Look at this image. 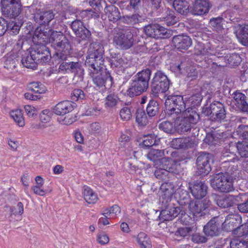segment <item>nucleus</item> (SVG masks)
<instances>
[{
  "mask_svg": "<svg viewBox=\"0 0 248 248\" xmlns=\"http://www.w3.org/2000/svg\"><path fill=\"white\" fill-rule=\"evenodd\" d=\"M49 30L45 31L42 27H37L32 36L33 42L37 46L44 45L48 41L55 50V56L57 59L65 61L70 56L71 45L69 40L61 31H53L50 34Z\"/></svg>",
  "mask_w": 248,
  "mask_h": 248,
  "instance_id": "nucleus-1",
  "label": "nucleus"
},
{
  "mask_svg": "<svg viewBox=\"0 0 248 248\" xmlns=\"http://www.w3.org/2000/svg\"><path fill=\"white\" fill-rule=\"evenodd\" d=\"M151 73V70L147 68L135 75L127 90V95L130 97H134L146 92L149 88Z\"/></svg>",
  "mask_w": 248,
  "mask_h": 248,
  "instance_id": "nucleus-2",
  "label": "nucleus"
},
{
  "mask_svg": "<svg viewBox=\"0 0 248 248\" xmlns=\"http://www.w3.org/2000/svg\"><path fill=\"white\" fill-rule=\"evenodd\" d=\"M200 115L193 108H188L186 110L183 117L179 116L175 118V131L180 134H186L190 132L191 129L198 122Z\"/></svg>",
  "mask_w": 248,
  "mask_h": 248,
  "instance_id": "nucleus-3",
  "label": "nucleus"
},
{
  "mask_svg": "<svg viewBox=\"0 0 248 248\" xmlns=\"http://www.w3.org/2000/svg\"><path fill=\"white\" fill-rule=\"evenodd\" d=\"M114 31L113 43L117 48L126 50L133 46L134 39L131 29L117 27L114 29Z\"/></svg>",
  "mask_w": 248,
  "mask_h": 248,
  "instance_id": "nucleus-4",
  "label": "nucleus"
},
{
  "mask_svg": "<svg viewBox=\"0 0 248 248\" xmlns=\"http://www.w3.org/2000/svg\"><path fill=\"white\" fill-rule=\"evenodd\" d=\"M166 115L172 119L180 116L182 112L185 113L186 103L183 97L181 95L169 96L165 101Z\"/></svg>",
  "mask_w": 248,
  "mask_h": 248,
  "instance_id": "nucleus-5",
  "label": "nucleus"
},
{
  "mask_svg": "<svg viewBox=\"0 0 248 248\" xmlns=\"http://www.w3.org/2000/svg\"><path fill=\"white\" fill-rule=\"evenodd\" d=\"M88 68L93 83L96 87L101 88L106 87L107 85L109 87L112 86L113 78L102 65L91 66Z\"/></svg>",
  "mask_w": 248,
  "mask_h": 248,
  "instance_id": "nucleus-6",
  "label": "nucleus"
},
{
  "mask_svg": "<svg viewBox=\"0 0 248 248\" xmlns=\"http://www.w3.org/2000/svg\"><path fill=\"white\" fill-rule=\"evenodd\" d=\"M88 55L85 62L87 67L95 65H103L104 49L103 45L97 42L90 44L88 50Z\"/></svg>",
  "mask_w": 248,
  "mask_h": 248,
  "instance_id": "nucleus-7",
  "label": "nucleus"
},
{
  "mask_svg": "<svg viewBox=\"0 0 248 248\" xmlns=\"http://www.w3.org/2000/svg\"><path fill=\"white\" fill-rule=\"evenodd\" d=\"M232 13L226 11L222 13L220 16L210 19L209 24L212 30L218 33H222L227 27L226 24L235 23L238 20L232 16Z\"/></svg>",
  "mask_w": 248,
  "mask_h": 248,
  "instance_id": "nucleus-8",
  "label": "nucleus"
},
{
  "mask_svg": "<svg viewBox=\"0 0 248 248\" xmlns=\"http://www.w3.org/2000/svg\"><path fill=\"white\" fill-rule=\"evenodd\" d=\"M169 87L170 81L167 76L160 71L156 72L151 81V93L157 96L159 93L167 91Z\"/></svg>",
  "mask_w": 248,
  "mask_h": 248,
  "instance_id": "nucleus-9",
  "label": "nucleus"
},
{
  "mask_svg": "<svg viewBox=\"0 0 248 248\" xmlns=\"http://www.w3.org/2000/svg\"><path fill=\"white\" fill-rule=\"evenodd\" d=\"M233 180L223 174V172H219L215 175L210 180L212 186L221 192H230L234 190Z\"/></svg>",
  "mask_w": 248,
  "mask_h": 248,
  "instance_id": "nucleus-10",
  "label": "nucleus"
},
{
  "mask_svg": "<svg viewBox=\"0 0 248 248\" xmlns=\"http://www.w3.org/2000/svg\"><path fill=\"white\" fill-rule=\"evenodd\" d=\"M171 159L164 158L160 162L162 164L158 165V163L154 164L153 166L156 169L155 171L154 175L158 179L166 180L170 177V174H175L177 170L175 168V165L170 164Z\"/></svg>",
  "mask_w": 248,
  "mask_h": 248,
  "instance_id": "nucleus-11",
  "label": "nucleus"
},
{
  "mask_svg": "<svg viewBox=\"0 0 248 248\" xmlns=\"http://www.w3.org/2000/svg\"><path fill=\"white\" fill-rule=\"evenodd\" d=\"M20 0H1V11L2 15L9 18H16L21 12Z\"/></svg>",
  "mask_w": 248,
  "mask_h": 248,
  "instance_id": "nucleus-12",
  "label": "nucleus"
},
{
  "mask_svg": "<svg viewBox=\"0 0 248 248\" xmlns=\"http://www.w3.org/2000/svg\"><path fill=\"white\" fill-rule=\"evenodd\" d=\"M210 204V201L207 199H205L202 202L196 201L192 202L188 205L189 213L195 217H201L208 215L214 216L213 214L210 213V211L214 212V211L210 210L209 209Z\"/></svg>",
  "mask_w": 248,
  "mask_h": 248,
  "instance_id": "nucleus-13",
  "label": "nucleus"
},
{
  "mask_svg": "<svg viewBox=\"0 0 248 248\" xmlns=\"http://www.w3.org/2000/svg\"><path fill=\"white\" fill-rule=\"evenodd\" d=\"M213 162V155L207 153L202 152L199 154L196 160L198 173L206 175L211 170L210 162Z\"/></svg>",
  "mask_w": 248,
  "mask_h": 248,
  "instance_id": "nucleus-14",
  "label": "nucleus"
},
{
  "mask_svg": "<svg viewBox=\"0 0 248 248\" xmlns=\"http://www.w3.org/2000/svg\"><path fill=\"white\" fill-rule=\"evenodd\" d=\"M194 53L197 55H201L202 56H207L204 57V62L206 63L202 64L204 67H208L212 63L213 64H215L212 62V61L207 60L208 56L216 55V52L213 48H212L209 45H204L202 43H198L194 47Z\"/></svg>",
  "mask_w": 248,
  "mask_h": 248,
  "instance_id": "nucleus-15",
  "label": "nucleus"
},
{
  "mask_svg": "<svg viewBox=\"0 0 248 248\" xmlns=\"http://www.w3.org/2000/svg\"><path fill=\"white\" fill-rule=\"evenodd\" d=\"M232 103L237 110L248 114V102L246 95L239 90L234 92L232 94Z\"/></svg>",
  "mask_w": 248,
  "mask_h": 248,
  "instance_id": "nucleus-16",
  "label": "nucleus"
},
{
  "mask_svg": "<svg viewBox=\"0 0 248 248\" xmlns=\"http://www.w3.org/2000/svg\"><path fill=\"white\" fill-rule=\"evenodd\" d=\"M71 28L76 36L82 40H89L91 36L90 31L84 26L80 20L73 21L71 25Z\"/></svg>",
  "mask_w": 248,
  "mask_h": 248,
  "instance_id": "nucleus-17",
  "label": "nucleus"
},
{
  "mask_svg": "<svg viewBox=\"0 0 248 248\" xmlns=\"http://www.w3.org/2000/svg\"><path fill=\"white\" fill-rule=\"evenodd\" d=\"M210 114L213 120L215 121H221L226 117L225 107L219 101H215L210 105Z\"/></svg>",
  "mask_w": 248,
  "mask_h": 248,
  "instance_id": "nucleus-18",
  "label": "nucleus"
},
{
  "mask_svg": "<svg viewBox=\"0 0 248 248\" xmlns=\"http://www.w3.org/2000/svg\"><path fill=\"white\" fill-rule=\"evenodd\" d=\"M31 54L35 57L37 63H46L48 62L51 58L49 50L45 45L36 46L32 49Z\"/></svg>",
  "mask_w": 248,
  "mask_h": 248,
  "instance_id": "nucleus-19",
  "label": "nucleus"
},
{
  "mask_svg": "<svg viewBox=\"0 0 248 248\" xmlns=\"http://www.w3.org/2000/svg\"><path fill=\"white\" fill-rule=\"evenodd\" d=\"M212 5L209 0H195L190 9L191 13L197 16L207 14Z\"/></svg>",
  "mask_w": 248,
  "mask_h": 248,
  "instance_id": "nucleus-20",
  "label": "nucleus"
},
{
  "mask_svg": "<svg viewBox=\"0 0 248 248\" xmlns=\"http://www.w3.org/2000/svg\"><path fill=\"white\" fill-rule=\"evenodd\" d=\"M160 199L162 202L168 203L171 201L172 197L175 193V186L172 182L163 183L159 189Z\"/></svg>",
  "mask_w": 248,
  "mask_h": 248,
  "instance_id": "nucleus-21",
  "label": "nucleus"
},
{
  "mask_svg": "<svg viewBox=\"0 0 248 248\" xmlns=\"http://www.w3.org/2000/svg\"><path fill=\"white\" fill-rule=\"evenodd\" d=\"M207 186L202 181H196L189 185V189L192 196L196 199L204 197L207 192Z\"/></svg>",
  "mask_w": 248,
  "mask_h": 248,
  "instance_id": "nucleus-22",
  "label": "nucleus"
},
{
  "mask_svg": "<svg viewBox=\"0 0 248 248\" xmlns=\"http://www.w3.org/2000/svg\"><path fill=\"white\" fill-rule=\"evenodd\" d=\"M172 43L174 47L182 51L187 50L192 45V40L187 35L179 34L173 37Z\"/></svg>",
  "mask_w": 248,
  "mask_h": 248,
  "instance_id": "nucleus-23",
  "label": "nucleus"
},
{
  "mask_svg": "<svg viewBox=\"0 0 248 248\" xmlns=\"http://www.w3.org/2000/svg\"><path fill=\"white\" fill-rule=\"evenodd\" d=\"M74 109L73 103L70 101L65 100L58 103L53 108V112L58 115H63Z\"/></svg>",
  "mask_w": 248,
  "mask_h": 248,
  "instance_id": "nucleus-24",
  "label": "nucleus"
},
{
  "mask_svg": "<svg viewBox=\"0 0 248 248\" xmlns=\"http://www.w3.org/2000/svg\"><path fill=\"white\" fill-rule=\"evenodd\" d=\"M54 15L51 10L36 13L34 16V19L36 23L46 26L54 18Z\"/></svg>",
  "mask_w": 248,
  "mask_h": 248,
  "instance_id": "nucleus-25",
  "label": "nucleus"
},
{
  "mask_svg": "<svg viewBox=\"0 0 248 248\" xmlns=\"http://www.w3.org/2000/svg\"><path fill=\"white\" fill-rule=\"evenodd\" d=\"M220 169L222 170L221 172H223L226 176L230 177L232 180L236 178L237 173V165L232 164L227 161H223L221 164Z\"/></svg>",
  "mask_w": 248,
  "mask_h": 248,
  "instance_id": "nucleus-26",
  "label": "nucleus"
},
{
  "mask_svg": "<svg viewBox=\"0 0 248 248\" xmlns=\"http://www.w3.org/2000/svg\"><path fill=\"white\" fill-rule=\"evenodd\" d=\"M236 31L237 38L243 45L248 46V24H239L236 26Z\"/></svg>",
  "mask_w": 248,
  "mask_h": 248,
  "instance_id": "nucleus-27",
  "label": "nucleus"
},
{
  "mask_svg": "<svg viewBox=\"0 0 248 248\" xmlns=\"http://www.w3.org/2000/svg\"><path fill=\"white\" fill-rule=\"evenodd\" d=\"M169 152L170 151L167 150V149H153L149 152L147 156L149 159L154 162V164L158 163V165H159L162 164L160 162V161L164 158L163 157V156L166 155H169Z\"/></svg>",
  "mask_w": 248,
  "mask_h": 248,
  "instance_id": "nucleus-28",
  "label": "nucleus"
},
{
  "mask_svg": "<svg viewBox=\"0 0 248 248\" xmlns=\"http://www.w3.org/2000/svg\"><path fill=\"white\" fill-rule=\"evenodd\" d=\"M186 214L185 211L182 207H171L169 209L162 210L160 212L158 217H183Z\"/></svg>",
  "mask_w": 248,
  "mask_h": 248,
  "instance_id": "nucleus-29",
  "label": "nucleus"
},
{
  "mask_svg": "<svg viewBox=\"0 0 248 248\" xmlns=\"http://www.w3.org/2000/svg\"><path fill=\"white\" fill-rule=\"evenodd\" d=\"M241 223L242 218H227L222 223V227L227 232L234 231L236 233Z\"/></svg>",
  "mask_w": 248,
  "mask_h": 248,
  "instance_id": "nucleus-30",
  "label": "nucleus"
},
{
  "mask_svg": "<svg viewBox=\"0 0 248 248\" xmlns=\"http://www.w3.org/2000/svg\"><path fill=\"white\" fill-rule=\"evenodd\" d=\"M203 232L206 235L214 236L219 234L220 229L218 225L212 218L204 226Z\"/></svg>",
  "mask_w": 248,
  "mask_h": 248,
  "instance_id": "nucleus-31",
  "label": "nucleus"
},
{
  "mask_svg": "<svg viewBox=\"0 0 248 248\" xmlns=\"http://www.w3.org/2000/svg\"><path fill=\"white\" fill-rule=\"evenodd\" d=\"M104 12L109 21L115 22L121 18V14L118 8L113 5H107Z\"/></svg>",
  "mask_w": 248,
  "mask_h": 248,
  "instance_id": "nucleus-32",
  "label": "nucleus"
},
{
  "mask_svg": "<svg viewBox=\"0 0 248 248\" xmlns=\"http://www.w3.org/2000/svg\"><path fill=\"white\" fill-rule=\"evenodd\" d=\"M4 67L12 73L17 71L16 69L18 64V59L14 55L7 54L4 57Z\"/></svg>",
  "mask_w": 248,
  "mask_h": 248,
  "instance_id": "nucleus-33",
  "label": "nucleus"
},
{
  "mask_svg": "<svg viewBox=\"0 0 248 248\" xmlns=\"http://www.w3.org/2000/svg\"><path fill=\"white\" fill-rule=\"evenodd\" d=\"M110 63L112 68H120L123 71L124 66L125 65L124 60L119 53L111 52Z\"/></svg>",
  "mask_w": 248,
  "mask_h": 248,
  "instance_id": "nucleus-34",
  "label": "nucleus"
},
{
  "mask_svg": "<svg viewBox=\"0 0 248 248\" xmlns=\"http://www.w3.org/2000/svg\"><path fill=\"white\" fill-rule=\"evenodd\" d=\"M84 69L81 65L78 62H70L69 72L73 73L75 74L74 78H78L77 81H82L84 78Z\"/></svg>",
  "mask_w": 248,
  "mask_h": 248,
  "instance_id": "nucleus-35",
  "label": "nucleus"
},
{
  "mask_svg": "<svg viewBox=\"0 0 248 248\" xmlns=\"http://www.w3.org/2000/svg\"><path fill=\"white\" fill-rule=\"evenodd\" d=\"M173 6L177 12L182 15H186L189 10L190 4L186 0H175Z\"/></svg>",
  "mask_w": 248,
  "mask_h": 248,
  "instance_id": "nucleus-36",
  "label": "nucleus"
},
{
  "mask_svg": "<svg viewBox=\"0 0 248 248\" xmlns=\"http://www.w3.org/2000/svg\"><path fill=\"white\" fill-rule=\"evenodd\" d=\"M180 221L185 223L186 225L189 226L181 228L179 229V232L181 236H186L191 231L195 225L194 218H181Z\"/></svg>",
  "mask_w": 248,
  "mask_h": 248,
  "instance_id": "nucleus-37",
  "label": "nucleus"
},
{
  "mask_svg": "<svg viewBox=\"0 0 248 248\" xmlns=\"http://www.w3.org/2000/svg\"><path fill=\"white\" fill-rule=\"evenodd\" d=\"M21 62L23 65L28 68L34 69L37 65L36 59L31 54V51L30 52V54L25 53Z\"/></svg>",
  "mask_w": 248,
  "mask_h": 248,
  "instance_id": "nucleus-38",
  "label": "nucleus"
},
{
  "mask_svg": "<svg viewBox=\"0 0 248 248\" xmlns=\"http://www.w3.org/2000/svg\"><path fill=\"white\" fill-rule=\"evenodd\" d=\"M189 142L187 138H175L172 140L170 145L174 149H186L190 146Z\"/></svg>",
  "mask_w": 248,
  "mask_h": 248,
  "instance_id": "nucleus-39",
  "label": "nucleus"
},
{
  "mask_svg": "<svg viewBox=\"0 0 248 248\" xmlns=\"http://www.w3.org/2000/svg\"><path fill=\"white\" fill-rule=\"evenodd\" d=\"M217 57L222 58L227 64H229L232 66H238L242 61L240 56L236 53L227 54L225 56H217Z\"/></svg>",
  "mask_w": 248,
  "mask_h": 248,
  "instance_id": "nucleus-40",
  "label": "nucleus"
},
{
  "mask_svg": "<svg viewBox=\"0 0 248 248\" xmlns=\"http://www.w3.org/2000/svg\"><path fill=\"white\" fill-rule=\"evenodd\" d=\"M82 194L84 200L89 204H93L95 203L98 200L97 195L91 188L88 186L84 187Z\"/></svg>",
  "mask_w": 248,
  "mask_h": 248,
  "instance_id": "nucleus-41",
  "label": "nucleus"
},
{
  "mask_svg": "<svg viewBox=\"0 0 248 248\" xmlns=\"http://www.w3.org/2000/svg\"><path fill=\"white\" fill-rule=\"evenodd\" d=\"M121 210L120 207L116 204L113 205L110 207L104 208L101 214L105 217L108 216L112 217H117L121 215Z\"/></svg>",
  "mask_w": 248,
  "mask_h": 248,
  "instance_id": "nucleus-42",
  "label": "nucleus"
},
{
  "mask_svg": "<svg viewBox=\"0 0 248 248\" xmlns=\"http://www.w3.org/2000/svg\"><path fill=\"white\" fill-rule=\"evenodd\" d=\"M236 200L242 203L238 204V209L242 213L248 212V193H242L236 196Z\"/></svg>",
  "mask_w": 248,
  "mask_h": 248,
  "instance_id": "nucleus-43",
  "label": "nucleus"
},
{
  "mask_svg": "<svg viewBox=\"0 0 248 248\" xmlns=\"http://www.w3.org/2000/svg\"><path fill=\"white\" fill-rule=\"evenodd\" d=\"M137 240L140 248H152L151 240L145 233L140 232L137 236Z\"/></svg>",
  "mask_w": 248,
  "mask_h": 248,
  "instance_id": "nucleus-44",
  "label": "nucleus"
},
{
  "mask_svg": "<svg viewBox=\"0 0 248 248\" xmlns=\"http://www.w3.org/2000/svg\"><path fill=\"white\" fill-rule=\"evenodd\" d=\"M10 115L11 117L19 126L23 127L25 125V121L22 111L21 109L13 110L11 111Z\"/></svg>",
  "mask_w": 248,
  "mask_h": 248,
  "instance_id": "nucleus-45",
  "label": "nucleus"
},
{
  "mask_svg": "<svg viewBox=\"0 0 248 248\" xmlns=\"http://www.w3.org/2000/svg\"><path fill=\"white\" fill-rule=\"evenodd\" d=\"M122 20L123 22L129 25H134L143 20L142 17L138 14H133L131 16H124Z\"/></svg>",
  "mask_w": 248,
  "mask_h": 248,
  "instance_id": "nucleus-46",
  "label": "nucleus"
},
{
  "mask_svg": "<svg viewBox=\"0 0 248 248\" xmlns=\"http://www.w3.org/2000/svg\"><path fill=\"white\" fill-rule=\"evenodd\" d=\"M159 110L158 103L155 100H150L146 108V111L149 117L156 115Z\"/></svg>",
  "mask_w": 248,
  "mask_h": 248,
  "instance_id": "nucleus-47",
  "label": "nucleus"
},
{
  "mask_svg": "<svg viewBox=\"0 0 248 248\" xmlns=\"http://www.w3.org/2000/svg\"><path fill=\"white\" fill-rule=\"evenodd\" d=\"M136 122L140 126H145L148 123V118L142 109H138L136 113Z\"/></svg>",
  "mask_w": 248,
  "mask_h": 248,
  "instance_id": "nucleus-48",
  "label": "nucleus"
},
{
  "mask_svg": "<svg viewBox=\"0 0 248 248\" xmlns=\"http://www.w3.org/2000/svg\"><path fill=\"white\" fill-rule=\"evenodd\" d=\"M119 98L114 94L108 95L105 100V107L107 108H115L118 102Z\"/></svg>",
  "mask_w": 248,
  "mask_h": 248,
  "instance_id": "nucleus-49",
  "label": "nucleus"
},
{
  "mask_svg": "<svg viewBox=\"0 0 248 248\" xmlns=\"http://www.w3.org/2000/svg\"><path fill=\"white\" fill-rule=\"evenodd\" d=\"M159 128L167 133H172L175 131V124L170 121H163L158 125Z\"/></svg>",
  "mask_w": 248,
  "mask_h": 248,
  "instance_id": "nucleus-50",
  "label": "nucleus"
},
{
  "mask_svg": "<svg viewBox=\"0 0 248 248\" xmlns=\"http://www.w3.org/2000/svg\"><path fill=\"white\" fill-rule=\"evenodd\" d=\"M158 27L157 24H150L144 27V31L147 36L156 39V33H158Z\"/></svg>",
  "mask_w": 248,
  "mask_h": 248,
  "instance_id": "nucleus-51",
  "label": "nucleus"
},
{
  "mask_svg": "<svg viewBox=\"0 0 248 248\" xmlns=\"http://www.w3.org/2000/svg\"><path fill=\"white\" fill-rule=\"evenodd\" d=\"M236 147L238 152L242 157H248V143L244 141H238Z\"/></svg>",
  "mask_w": 248,
  "mask_h": 248,
  "instance_id": "nucleus-52",
  "label": "nucleus"
},
{
  "mask_svg": "<svg viewBox=\"0 0 248 248\" xmlns=\"http://www.w3.org/2000/svg\"><path fill=\"white\" fill-rule=\"evenodd\" d=\"M157 30L158 33H156V39H167L172 35L171 31L167 30L159 24Z\"/></svg>",
  "mask_w": 248,
  "mask_h": 248,
  "instance_id": "nucleus-53",
  "label": "nucleus"
},
{
  "mask_svg": "<svg viewBox=\"0 0 248 248\" xmlns=\"http://www.w3.org/2000/svg\"><path fill=\"white\" fill-rule=\"evenodd\" d=\"M163 19L168 26L173 25L178 20V18L174 16L173 12L169 10L166 11V16L163 17Z\"/></svg>",
  "mask_w": 248,
  "mask_h": 248,
  "instance_id": "nucleus-54",
  "label": "nucleus"
},
{
  "mask_svg": "<svg viewBox=\"0 0 248 248\" xmlns=\"http://www.w3.org/2000/svg\"><path fill=\"white\" fill-rule=\"evenodd\" d=\"M29 88L30 90L39 94L44 93L46 91L44 85L38 82H33L30 83Z\"/></svg>",
  "mask_w": 248,
  "mask_h": 248,
  "instance_id": "nucleus-55",
  "label": "nucleus"
},
{
  "mask_svg": "<svg viewBox=\"0 0 248 248\" xmlns=\"http://www.w3.org/2000/svg\"><path fill=\"white\" fill-rule=\"evenodd\" d=\"M217 204L220 207L226 208L231 206L229 203L230 198H224L220 196L215 194L213 196Z\"/></svg>",
  "mask_w": 248,
  "mask_h": 248,
  "instance_id": "nucleus-56",
  "label": "nucleus"
},
{
  "mask_svg": "<svg viewBox=\"0 0 248 248\" xmlns=\"http://www.w3.org/2000/svg\"><path fill=\"white\" fill-rule=\"evenodd\" d=\"M221 159L223 160V161H227L230 163L232 162L233 163L239 160L238 157L235 154L227 151L222 153Z\"/></svg>",
  "mask_w": 248,
  "mask_h": 248,
  "instance_id": "nucleus-57",
  "label": "nucleus"
},
{
  "mask_svg": "<svg viewBox=\"0 0 248 248\" xmlns=\"http://www.w3.org/2000/svg\"><path fill=\"white\" fill-rule=\"evenodd\" d=\"M71 97L73 101L82 100L85 98V94L82 90L76 89L71 92Z\"/></svg>",
  "mask_w": 248,
  "mask_h": 248,
  "instance_id": "nucleus-58",
  "label": "nucleus"
},
{
  "mask_svg": "<svg viewBox=\"0 0 248 248\" xmlns=\"http://www.w3.org/2000/svg\"><path fill=\"white\" fill-rule=\"evenodd\" d=\"M120 116L123 121H129L132 118L131 109L127 107L123 108L120 111Z\"/></svg>",
  "mask_w": 248,
  "mask_h": 248,
  "instance_id": "nucleus-59",
  "label": "nucleus"
},
{
  "mask_svg": "<svg viewBox=\"0 0 248 248\" xmlns=\"http://www.w3.org/2000/svg\"><path fill=\"white\" fill-rule=\"evenodd\" d=\"M202 99V95L200 93H197L193 94L188 98V103L190 104L193 107L198 106L200 104Z\"/></svg>",
  "mask_w": 248,
  "mask_h": 248,
  "instance_id": "nucleus-60",
  "label": "nucleus"
},
{
  "mask_svg": "<svg viewBox=\"0 0 248 248\" xmlns=\"http://www.w3.org/2000/svg\"><path fill=\"white\" fill-rule=\"evenodd\" d=\"M231 248H247V243L242 239H235L230 242Z\"/></svg>",
  "mask_w": 248,
  "mask_h": 248,
  "instance_id": "nucleus-61",
  "label": "nucleus"
},
{
  "mask_svg": "<svg viewBox=\"0 0 248 248\" xmlns=\"http://www.w3.org/2000/svg\"><path fill=\"white\" fill-rule=\"evenodd\" d=\"M76 117L73 115H68L64 118H59L58 121L62 124L69 125L76 121Z\"/></svg>",
  "mask_w": 248,
  "mask_h": 248,
  "instance_id": "nucleus-62",
  "label": "nucleus"
},
{
  "mask_svg": "<svg viewBox=\"0 0 248 248\" xmlns=\"http://www.w3.org/2000/svg\"><path fill=\"white\" fill-rule=\"evenodd\" d=\"M236 132L242 139L248 140V125H240L238 127Z\"/></svg>",
  "mask_w": 248,
  "mask_h": 248,
  "instance_id": "nucleus-63",
  "label": "nucleus"
},
{
  "mask_svg": "<svg viewBox=\"0 0 248 248\" xmlns=\"http://www.w3.org/2000/svg\"><path fill=\"white\" fill-rule=\"evenodd\" d=\"M20 27L15 22H11L7 23V31L11 35H16L19 31Z\"/></svg>",
  "mask_w": 248,
  "mask_h": 248,
  "instance_id": "nucleus-64",
  "label": "nucleus"
}]
</instances>
